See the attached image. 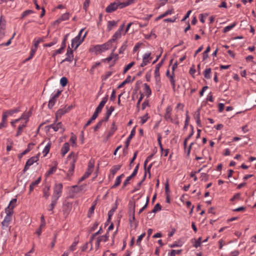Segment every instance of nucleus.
Returning a JSON list of instances; mask_svg holds the SVG:
<instances>
[{"mask_svg":"<svg viewBox=\"0 0 256 256\" xmlns=\"http://www.w3.org/2000/svg\"><path fill=\"white\" fill-rule=\"evenodd\" d=\"M72 158V160L70 162V168L68 172L66 173V178L70 180V176L73 175L75 168V162L76 161V156L74 152H71L68 156L67 159Z\"/></svg>","mask_w":256,"mask_h":256,"instance_id":"nucleus-1","label":"nucleus"},{"mask_svg":"<svg viewBox=\"0 0 256 256\" xmlns=\"http://www.w3.org/2000/svg\"><path fill=\"white\" fill-rule=\"evenodd\" d=\"M5 212L6 215L2 222V229H5L8 226L10 222L12 220V216L14 213V211H12V209L10 210L8 208H6L5 209Z\"/></svg>","mask_w":256,"mask_h":256,"instance_id":"nucleus-2","label":"nucleus"},{"mask_svg":"<svg viewBox=\"0 0 256 256\" xmlns=\"http://www.w3.org/2000/svg\"><path fill=\"white\" fill-rule=\"evenodd\" d=\"M87 32H86L82 38H79V36H76L72 40L71 46L72 48H74V50H76L78 46L84 42L86 36Z\"/></svg>","mask_w":256,"mask_h":256,"instance_id":"nucleus-3","label":"nucleus"},{"mask_svg":"<svg viewBox=\"0 0 256 256\" xmlns=\"http://www.w3.org/2000/svg\"><path fill=\"white\" fill-rule=\"evenodd\" d=\"M39 156H40V154H38L37 156H32V158H30L26 162V164L24 166V168L23 170L24 172H25L29 168L30 166H31L34 162H36L38 160Z\"/></svg>","mask_w":256,"mask_h":256,"instance_id":"nucleus-4","label":"nucleus"},{"mask_svg":"<svg viewBox=\"0 0 256 256\" xmlns=\"http://www.w3.org/2000/svg\"><path fill=\"white\" fill-rule=\"evenodd\" d=\"M62 188L63 186L62 183L56 184L54 188V193L52 196L60 198L62 192Z\"/></svg>","mask_w":256,"mask_h":256,"instance_id":"nucleus-5","label":"nucleus"},{"mask_svg":"<svg viewBox=\"0 0 256 256\" xmlns=\"http://www.w3.org/2000/svg\"><path fill=\"white\" fill-rule=\"evenodd\" d=\"M110 48L108 46V44H107L106 42L102 44H98L96 45L94 47V50L96 52H98L99 54L106 50Z\"/></svg>","mask_w":256,"mask_h":256,"instance_id":"nucleus-6","label":"nucleus"},{"mask_svg":"<svg viewBox=\"0 0 256 256\" xmlns=\"http://www.w3.org/2000/svg\"><path fill=\"white\" fill-rule=\"evenodd\" d=\"M66 58L62 62V63L64 62H72L73 60V59H74L73 50L72 49V48H70V46H68L67 48V52H66Z\"/></svg>","mask_w":256,"mask_h":256,"instance_id":"nucleus-7","label":"nucleus"},{"mask_svg":"<svg viewBox=\"0 0 256 256\" xmlns=\"http://www.w3.org/2000/svg\"><path fill=\"white\" fill-rule=\"evenodd\" d=\"M118 9L116 0L110 3L106 8V12L108 13H112Z\"/></svg>","mask_w":256,"mask_h":256,"instance_id":"nucleus-8","label":"nucleus"},{"mask_svg":"<svg viewBox=\"0 0 256 256\" xmlns=\"http://www.w3.org/2000/svg\"><path fill=\"white\" fill-rule=\"evenodd\" d=\"M108 95H106V96L102 98V100L100 102L98 106L96 108L95 110L96 111L99 113H100L102 112V109L103 108L105 104L108 101Z\"/></svg>","mask_w":256,"mask_h":256,"instance_id":"nucleus-9","label":"nucleus"},{"mask_svg":"<svg viewBox=\"0 0 256 256\" xmlns=\"http://www.w3.org/2000/svg\"><path fill=\"white\" fill-rule=\"evenodd\" d=\"M30 116V115H26L25 114H23L20 118L11 122V124L12 126L14 127V126H15L14 122H18L19 121H20L21 120H25V122L24 124H26L28 121V118Z\"/></svg>","mask_w":256,"mask_h":256,"instance_id":"nucleus-10","label":"nucleus"},{"mask_svg":"<svg viewBox=\"0 0 256 256\" xmlns=\"http://www.w3.org/2000/svg\"><path fill=\"white\" fill-rule=\"evenodd\" d=\"M172 111V108L170 106H168L166 108V112L164 114V118L166 120H170L171 122H173V120L171 117V112Z\"/></svg>","mask_w":256,"mask_h":256,"instance_id":"nucleus-11","label":"nucleus"},{"mask_svg":"<svg viewBox=\"0 0 256 256\" xmlns=\"http://www.w3.org/2000/svg\"><path fill=\"white\" fill-rule=\"evenodd\" d=\"M56 122H54V128L53 130L54 132H57L58 130L59 129L62 130V133H63L65 130V128L63 126L62 123L61 122H58L56 124Z\"/></svg>","mask_w":256,"mask_h":256,"instance_id":"nucleus-12","label":"nucleus"},{"mask_svg":"<svg viewBox=\"0 0 256 256\" xmlns=\"http://www.w3.org/2000/svg\"><path fill=\"white\" fill-rule=\"evenodd\" d=\"M122 165V164H118V165H114L112 166V168L110 170V174L109 176V177H110L111 176H112V178H114L115 174L117 172L118 170H119Z\"/></svg>","mask_w":256,"mask_h":256,"instance_id":"nucleus-13","label":"nucleus"},{"mask_svg":"<svg viewBox=\"0 0 256 256\" xmlns=\"http://www.w3.org/2000/svg\"><path fill=\"white\" fill-rule=\"evenodd\" d=\"M129 205H130L131 206L130 208H129L128 212L129 216H135V202H130Z\"/></svg>","mask_w":256,"mask_h":256,"instance_id":"nucleus-14","label":"nucleus"},{"mask_svg":"<svg viewBox=\"0 0 256 256\" xmlns=\"http://www.w3.org/2000/svg\"><path fill=\"white\" fill-rule=\"evenodd\" d=\"M136 133V126H134L132 130H131L130 134L127 138L126 142V147H128L130 140L132 138L134 137Z\"/></svg>","mask_w":256,"mask_h":256,"instance_id":"nucleus-15","label":"nucleus"},{"mask_svg":"<svg viewBox=\"0 0 256 256\" xmlns=\"http://www.w3.org/2000/svg\"><path fill=\"white\" fill-rule=\"evenodd\" d=\"M70 150V144L68 142H65L61 149V154L62 156H64L65 154Z\"/></svg>","mask_w":256,"mask_h":256,"instance_id":"nucleus-16","label":"nucleus"},{"mask_svg":"<svg viewBox=\"0 0 256 256\" xmlns=\"http://www.w3.org/2000/svg\"><path fill=\"white\" fill-rule=\"evenodd\" d=\"M135 79V78H133L132 79H131V76H128L126 79L123 81L118 86V88H120L123 87L126 84H128L130 82H132Z\"/></svg>","mask_w":256,"mask_h":256,"instance_id":"nucleus-17","label":"nucleus"},{"mask_svg":"<svg viewBox=\"0 0 256 256\" xmlns=\"http://www.w3.org/2000/svg\"><path fill=\"white\" fill-rule=\"evenodd\" d=\"M200 109L199 108L195 112L194 118L196 120V122L197 125L199 127H202L201 122L200 120Z\"/></svg>","mask_w":256,"mask_h":256,"instance_id":"nucleus-18","label":"nucleus"},{"mask_svg":"<svg viewBox=\"0 0 256 256\" xmlns=\"http://www.w3.org/2000/svg\"><path fill=\"white\" fill-rule=\"evenodd\" d=\"M124 176V174H121L120 176H118L115 180L114 184L112 186V188H114L118 187L121 183L122 178Z\"/></svg>","mask_w":256,"mask_h":256,"instance_id":"nucleus-19","label":"nucleus"},{"mask_svg":"<svg viewBox=\"0 0 256 256\" xmlns=\"http://www.w3.org/2000/svg\"><path fill=\"white\" fill-rule=\"evenodd\" d=\"M117 130V128L116 127L115 124L113 122L112 124L110 129V131L108 132V136H106V140H108L110 136H112L116 130Z\"/></svg>","mask_w":256,"mask_h":256,"instance_id":"nucleus-20","label":"nucleus"},{"mask_svg":"<svg viewBox=\"0 0 256 256\" xmlns=\"http://www.w3.org/2000/svg\"><path fill=\"white\" fill-rule=\"evenodd\" d=\"M173 12H174L173 9L168 10H166V12H165L164 14H160V16H158L156 18V20L158 21L159 20L168 16V14H171L172 13H173Z\"/></svg>","mask_w":256,"mask_h":256,"instance_id":"nucleus-21","label":"nucleus"},{"mask_svg":"<svg viewBox=\"0 0 256 256\" xmlns=\"http://www.w3.org/2000/svg\"><path fill=\"white\" fill-rule=\"evenodd\" d=\"M41 180V178H38L36 180L32 182L30 186V193L38 184H40Z\"/></svg>","mask_w":256,"mask_h":256,"instance_id":"nucleus-22","label":"nucleus"},{"mask_svg":"<svg viewBox=\"0 0 256 256\" xmlns=\"http://www.w3.org/2000/svg\"><path fill=\"white\" fill-rule=\"evenodd\" d=\"M57 164L58 163L56 162L54 166L51 168L49 170H48L45 174L46 176H48L50 175L53 174L54 172H56V169H57Z\"/></svg>","mask_w":256,"mask_h":256,"instance_id":"nucleus-23","label":"nucleus"},{"mask_svg":"<svg viewBox=\"0 0 256 256\" xmlns=\"http://www.w3.org/2000/svg\"><path fill=\"white\" fill-rule=\"evenodd\" d=\"M144 92L146 94L147 97L148 98L152 94L151 89L150 86L147 84H144Z\"/></svg>","mask_w":256,"mask_h":256,"instance_id":"nucleus-24","label":"nucleus"},{"mask_svg":"<svg viewBox=\"0 0 256 256\" xmlns=\"http://www.w3.org/2000/svg\"><path fill=\"white\" fill-rule=\"evenodd\" d=\"M146 178V171L144 172V176L142 180L137 184L136 186V188H134V190H132V192H134L140 188L141 185H142V183L144 181Z\"/></svg>","mask_w":256,"mask_h":256,"instance_id":"nucleus-25","label":"nucleus"},{"mask_svg":"<svg viewBox=\"0 0 256 256\" xmlns=\"http://www.w3.org/2000/svg\"><path fill=\"white\" fill-rule=\"evenodd\" d=\"M20 108L18 107V108H14V109L6 110L4 112L8 116H9L12 115L18 112H20Z\"/></svg>","mask_w":256,"mask_h":256,"instance_id":"nucleus-26","label":"nucleus"},{"mask_svg":"<svg viewBox=\"0 0 256 256\" xmlns=\"http://www.w3.org/2000/svg\"><path fill=\"white\" fill-rule=\"evenodd\" d=\"M66 112V110L65 109H60L59 110H58L56 114V122H57L58 117L60 118L62 115L64 114Z\"/></svg>","mask_w":256,"mask_h":256,"instance_id":"nucleus-27","label":"nucleus"},{"mask_svg":"<svg viewBox=\"0 0 256 256\" xmlns=\"http://www.w3.org/2000/svg\"><path fill=\"white\" fill-rule=\"evenodd\" d=\"M52 142L50 141L48 144L46 145L45 148H44L42 152L44 154V156H45L46 154L49 152L50 150Z\"/></svg>","mask_w":256,"mask_h":256,"instance_id":"nucleus-28","label":"nucleus"},{"mask_svg":"<svg viewBox=\"0 0 256 256\" xmlns=\"http://www.w3.org/2000/svg\"><path fill=\"white\" fill-rule=\"evenodd\" d=\"M17 202V199L16 198H13L10 201V202L8 204V206H7V208H9V210H11L12 208V211L14 208L16 206V204Z\"/></svg>","mask_w":256,"mask_h":256,"instance_id":"nucleus-29","label":"nucleus"},{"mask_svg":"<svg viewBox=\"0 0 256 256\" xmlns=\"http://www.w3.org/2000/svg\"><path fill=\"white\" fill-rule=\"evenodd\" d=\"M26 124H22L19 126L16 136H18L22 134L23 129L26 126Z\"/></svg>","mask_w":256,"mask_h":256,"instance_id":"nucleus-30","label":"nucleus"},{"mask_svg":"<svg viewBox=\"0 0 256 256\" xmlns=\"http://www.w3.org/2000/svg\"><path fill=\"white\" fill-rule=\"evenodd\" d=\"M163 62V60H161L160 62H158L156 66L155 70H154V75H156L157 76H158V74H160V68L161 67Z\"/></svg>","mask_w":256,"mask_h":256,"instance_id":"nucleus-31","label":"nucleus"},{"mask_svg":"<svg viewBox=\"0 0 256 256\" xmlns=\"http://www.w3.org/2000/svg\"><path fill=\"white\" fill-rule=\"evenodd\" d=\"M56 98H55L54 96H52V98L50 100L48 104V107L49 108H52L56 101Z\"/></svg>","mask_w":256,"mask_h":256,"instance_id":"nucleus-32","label":"nucleus"},{"mask_svg":"<svg viewBox=\"0 0 256 256\" xmlns=\"http://www.w3.org/2000/svg\"><path fill=\"white\" fill-rule=\"evenodd\" d=\"M50 188H45L43 189V196L46 199H48L50 196Z\"/></svg>","mask_w":256,"mask_h":256,"instance_id":"nucleus-33","label":"nucleus"},{"mask_svg":"<svg viewBox=\"0 0 256 256\" xmlns=\"http://www.w3.org/2000/svg\"><path fill=\"white\" fill-rule=\"evenodd\" d=\"M117 25V22L114 20H110L108 23V30H110L112 26H115Z\"/></svg>","mask_w":256,"mask_h":256,"instance_id":"nucleus-34","label":"nucleus"},{"mask_svg":"<svg viewBox=\"0 0 256 256\" xmlns=\"http://www.w3.org/2000/svg\"><path fill=\"white\" fill-rule=\"evenodd\" d=\"M161 208H162V206H161L160 204H158V203L156 204L154 206L153 210H152V211L151 212H150V214H152V213H155L156 212L161 210Z\"/></svg>","mask_w":256,"mask_h":256,"instance_id":"nucleus-35","label":"nucleus"},{"mask_svg":"<svg viewBox=\"0 0 256 256\" xmlns=\"http://www.w3.org/2000/svg\"><path fill=\"white\" fill-rule=\"evenodd\" d=\"M174 74H173V73H172V76H170V78H169L170 81V84L172 86V88L174 90H175V87H176V84H175V80H174Z\"/></svg>","mask_w":256,"mask_h":256,"instance_id":"nucleus-36","label":"nucleus"},{"mask_svg":"<svg viewBox=\"0 0 256 256\" xmlns=\"http://www.w3.org/2000/svg\"><path fill=\"white\" fill-rule=\"evenodd\" d=\"M211 72V68H208L205 70L204 72V76L206 79H210V74Z\"/></svg>","mask_w":256,"mask_h":256,"instance_id":"nucleus-37","label":"nucleus"},{"mask_svg":"<svg viewBox=\"0 0 256 256\" xmlns=\"http://www.w3.org/2000/svg\"><path fill=\"white\" fill-rule=\"evenodd\" d=\"M236 23L234 22L230 26H226L223 29V30H222L223 32H224V33L227 32H228L230 30H232V28H234L236 26Z\"/></svg>","mask_w":256,"mask_h":256,"instance_id":"nucleus-38","label":"nucleus"},{"mask_svg":"<svg viewBox=\"0 0 256 256\" xmlns=\"http://www.w3.org/2000/svg\"><path fill=\"white\" fill-rule=\"evenodd\" d=\"M116 48H115L112 51V53L110 54V56H108V58H104V59H102V61L103 62H110V60H112L113 58H114V56H113V55H114V51L115 50Z\"/></svg>","mask_w":256,"mask_h":256,"instance_id":"nucleus-39","label":"nucleus"},{"mask_svg":"<svg viewBox=\"0 0 256 256\" xmlns=\"http://www.w3.org/2000/svg\"><path fill=\"white\" fill-rule=\"evenodd\" d=\"M33 12H34V11L32 10H26L22 13V14L21 15L20 18L22 19L24 18H25L26 16H28L31 14H32Z\"/></svg>","mask_w":256,"mask_h":256,"instance_id":"nucleus-40","label":"nucleus"},{"mask_svg":"<svg viewBox=\"0 0 256 256\" xmlns=\"http://www.w3.org/2000/svg\"><path fill=\"white\" fill-rule=\"evenodd\" d=\"M70 18L69 13H65L61 16L59 18V21H64L68 20Z\"/></svg>","mask_w":256,"mask_h":256,"instance_id":"nucleus-41","label":"nucleus"},{"mask_svg":"<svg viewBox=\"0 0 256 256\" xmlns=\"http://www.w3.org/2000/svg\"><path fill=\"white\" fill-rule=\"evenodd\" d=\"M116 0V4L118 5V9H122L123 8L126 6L125 2H120L119 0Z\"/></svg>","mask_w":256,"mask_h":256,"instance_id":"nucleus-42","label":"nucleus"},{"mask_svg":"<svg viewBox=\"0 0 256 256\" xmlns=\"http://www.w3.org/2000/svg\"><path fill=\"white\" fill-rule=\"evenodd\" d=\"M135 62H132L127 66H126L124 70V74L126 73L134 64Z\"/></svg>","mask_w":256,"mask_h":256,"instance_id":"nucleus-43","label":"nucleus"},{"mask_svg":"<svg viewBox=\"0 0 256 256\" xmlns=\"http://www.w3.org/2000/svg\"><path fill=\"white\" fill-rule=\"evenodd\" d=\"M92 172H90H90L88 171H86L84 174V176L79 180V181L78 182H82V180H85L86 178H88L90 174H91Z\"/></svg>","mask_w":256,"mask_h":256,"instance_id":"nucleus-44","label":"nucleus"},{"mask_svg":"<svg viewBox=\"0 0 256 256\" xmlns=\"http://www.w3.org/2000/svg\"><path fill=\"white\" fill-rule=\"evenodd\" d=\"M68 82V80L66 78L62 77L60 80V84L62 87L65 86Z\"/></svg>","mask_w":256,"mask_h":256,"instance_id":"nucleus-45","label":"nucleus"},{"mask_svg":"<svg viewBox=\"0 0 256 256\" xmlns=\"http://www.w3.org/2000/svg\"><path fill=\"white\" fill-rule=\"evenodd\" d=\"M104 122V120H100L97 124L94 126V132H96L102 126V124L103 122Z\"/></svg>","mask_w":256,"mask_h":256,"instance_id":"nucleus-46","label":"nucleus"},{"mask_svg":"<svg viewBox=\"0 0 256 256\" xmlns=\"http://www.w3.org/2000/svg\"><path fill=\"white\" fill-rule=\"evenodd\" d=\"M108 233H107L106 234L104 235H103V236H102L98 237V240H100V242H106L108 240Z\"/></svg>","mask_w":256,"mask_h":256,"instance_id":"nucleus-47","label":"nucleus"},{"mask_svg":"<svg viewBox=\"0 0 256 256\" xmlns=\"http://www.w3.org/2000/svg\"><path fill=\"white\" fill-rule=\"evenodd\" d=\"M96 204L95 203L88 210V218H90L92 214H94V210L95 209V206H96Z\"/></svg>","mask_w":256,"mask_h":256,"instance_id":"nucleus-48","label":"nucleus"},{"mask_svg":"<svg viewBox=\"0 0 256 256\" xmlns=\"http://www.w3.org/2000/svg\"><path fill=\"white\" fill-rule=\"evenodd\" d=\"M127 48V41H125L119 50V54H122Z\"/></svg>","mask_w":256,"mask_h":256,"instance_id":"nucleus-49","label":"nucleus"},{"mask_svg":"<svg viewBox=\"0 0 256 256\" xmlns=\"http://www.w3.org/2000/svg\"><path fill=\"white\" fill-rule=\"evenodd\" d=\"M154 154H152L149 156H148L146 158V159L144 162V168L145 170H146V166L148 162L152 159V158L154 156Z\"/></svg>","mask_w":256,"mask_h":256,"instance_id":"nucleus-50","label":"nucleus"},{"mask_svg":"<svg viewBox=\"0 0 256 256\" xmlns=\"http://www.w3.org/2000/svg\"><path fill=\"white\" fill-rule=\"evenodd\" d=\"M182 252V250H172L170 251V256H176V254H180Z\"/></svg>","mask_w":256,"mask_h":256,"instance_id":"nucleus-51","label":"nucleus"},{"mask_svg":"<svg viewBox=\"0 0 256 256\" xmlns=\"http://www.w3.org/2000/svg\"><path fill=\"white\" fill-rule=\"evenodd\" d=\"M149 200H150L149 198L147 197L146 203L144 204V206L138 212V214H140L147 208L148 202H149Z\"/></svg>","mask_w":256,"mask_h":256,"instance_id":"nucleus-52","label":"nucleus"},{"mask_svg":"<svg viewBox=\"0 0 256 256\" xmlns=\"http://www.w3.org/2000/svg\"><path fill=\"white\" fill-rule=\"evenodd\" d=\"M149 118L148 114V113L145 114L144 116L140 117L141 119V124H144Z\"/></svg>","mask_w":256,"mask_h":256,"instance_id":"nucleus-53","label":"nucleus"},{"mask_svg":"<svg viewBox=\"0 0 256 256\" xmlns=\"http://www.w3.org/2000/svg\"><path fill=\"white\" fill-rule=\"evenodd\" d=\"M94 167V162H92V160H90L88 164V171L90 172H90H92V170Z\"/></svg>","mask_w":256,"mask_h":256,"instance_id":"nucleus-54","label":"nucleus"},{"mask_svg":"<svg viewBox=\"0 0 256 256\" xmlns=\"http://www.w3.org/2000/svg\"><path fill=\"white\" fill-rule=\"evenodd\" d=\"M70 212V208L68 206H65L63 208L64 214L66 216H68Z\"/></svg>","mask_w":256,"mask_h":256,"instance_id":"nucleus-55","label":"nucleus"},{"mask_svg":"<svg viewBox=\"0 0 256 256\" xmlns=\"http://www.w3.org/2000/svg\"><path fill=\"white\" fill-rule=\"evenodd\" d=\"M146 233L144 232L142 234H140L138 238L136 240V244L138 246L140 244L141 241L142 239L145 236Z\"/></svg>","mask_w":256,"mask_h":256,"instance_id":"nucleus-56","label":"nucleus"},{"mask_svg":"<svg viewBox=\"0 0 256 256\" xmlns=\"http://www.w3.org/2000/svg\"><path fill=\"white\" fill-rule=\"evenodd\" d=\"M6 22L5 20L2 18V16L0 18V28H6Z\"/></svg>","mask_w":256,"mask_h":256,"instance_id":"nucleus-57","label":"nucleus"},{"mask_svg":"<svg viewBox=\"0 0 256 256\" xmlns=\"http://www.w3.org/2000/svg\"><path fill=\"white\" fill-rule=\"evenodd\" d=\"M69 34H66L64 36V38L62 41L61 47L63 48H66V42L68 38V36Z\"/></svg>","mask_w":256,"mask_h":256,"instance_id":"nucleus-58","label":"nucleus"},{"mask_svg":"<svg viewBox=\"0 0 256 256\" xmlns=\"http://www.w3.org/2000/svg\"><path fill=\"white\" fill-rule=\"evenodd\" d=\"M132 178L130 176L128 177H127V178L124 181V182L122 184V188H124L129 184V182Z\"/></svg>","mask_w":256,"mask_h":256,"instance_id":"nucleus-59","label":"nucleus"},{"mask_svg":"<svg viewBox=\"0 0 256 256\" xmlns=\"http://www.w3.org/2000/svg\"><path fill=\"white\" fill-rule=\"evenodd\" d=\"M112 74V72H108L106 73L104 76H102V80H107L111 75Z\"/></svg>","mask_w":256,"mask_h":256,"instance_id":"nucleus-60","label":"nucleus"},{"mask_svg":"<svg viewBox=\"0 0 256 256\" xmlns=\"http://www.w3.org/2000/svg\"><path fill=\"white\" fill-rule=\"evenodd\" d=\"M202 244V237H200L197 240H196L195 244L194 246L198 248V246H200Z\"/></svg>","mask_w":256,"mask_h":256,"instance_id":"nucleus-61","label":"nucleus"},{"mask_svg":"<svg viewBox=\"0 0 256 256\" xmlns=\"http://www.w3.org/2000/svg\"><path fill=\"white\" fill-rule=\"evenodd\" d=\"M64 50V48H63L61 47L60 48L56 50V51H54V52L52 54V57H55V56L57 54H62Z\"/></svg>","mask_w":256,"mask_h":256,"instance_id":"nucleus-62","label":"nucleus"},{"mask_svg":"<svg viewBox=\"0 0 256 256\" xmlns=\"http://www.w3.org/2000/svg\"><path fill=\"white\" fill-rule=\"evenodd\" d=\"M90 2V0H85L84 2V3L83 8L85 10L86 12L88 10V7L89 6Z\"/></svg>","mask_w":256,"mask_h":256,"instance_id":"nucleus-63","label":"nucleus"},{"mask_svg":"<svg viewBox=\"0 0 256 256\" xmlns=\"http://www.w3.org/2000/svg\"><path fill=\"white\" fill-rule=\"evenodd\" d=\"M151 52L146 53L144 54L142 58L144 60H151L152 58L150 57Z\"/></svg>","mask_w":256,"mask_h":256,"instance_id":"nucleus-64","label":"nucleus"}]
</instances>
